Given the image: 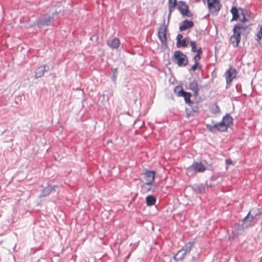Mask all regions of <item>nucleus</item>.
I'll return each instance as SVG.
<instances>
[{"mask_svg":"<svg viewBox=\"0 0 262 262\" xmlns=\"http://www.w3.org/2000/svg\"><path fill=\"white\" fill-rule=\"evenodd\" d=\"M199 63L194 62V64L191 67V69L189 70V72L190 70L195 71L197 69L198 66L199 65Z\"/></svg>","mask_w":262,"mask_h":262,"instance_id":"c9c22d12","label":"nucleus"},{"mask_svg":"<svg viewBox=\"0 0 262 262\" xmlns=\"http://www.w3.org/2000/svg\"><path fill=\"white\" fill-rule=\"evenodd\" d=\"M120 44V40L117 38H114L112 40H108L107 45L112 49H117Z\"/></svg>","mask_w":262,"mask_h":262,"instance_id":"a211bd4d","label":"nucleus"},{"mask_svg":"<svg viewBox=\"0 0 262 262\" xmlns=\"http://www.w3.org/2000/svg\"><path fill=\"white\" fill-rule=\"evenodd\" d=\"M225 74L226 75V88H228L233 79L236 77L237 72L234 68L231 67L226 71Z\"/></svg>","mask_w":262,"mask_h":262,"instance_id":"1a4fd4ad","label":"nucleus"},{"mask_svg":"<svg viewBox=\"0 0 262 262\" xmlns=\"http://www.w3.org/2000/svg\"><path fill=\"white\" fill-rule=\"evenodd\" d=\"M187 255L186 253H184V251L182 249L178 251L177 253L173 256V258L176 260H182Z\"/></svg>","mask_w":262,"mask_h":262,"instance_id":"393cba45","label":"nucleus"},{"mask_svg":"<svg viewBox=\"0 0 262 262\" xmlns=\"http://www.w3.org/2000/svg\"><path fill=\"white\" fill-rule=\"evenodd\" d=\"M189 42L188 37H185L184 39H182L180 41H178V42H177L176 46L177 48H185L186 47Z\"/></svg>","mask_w":262,"mask_h":262,"instance_id":"b1692460","label":"nucleus"},{"mask_svg":"<svg viewBox=\"0 0 262 262\" xmlns=\"http://www.w3.org/2000/svg\"><path fill=\"white\" fill-rule=\"evenodd\" d=\"M241 10V13L242 14V12H244L245 16L248 15L249 13H250L249 11H248L247 9H244L243 8H240Z\"/></svg>","mask_w":262,"mask_h":262,"instance_id":"e433bc0d","label":"nucleus"},{"mask_svg":"<svg viewBox=\"0 0 262 262\" xmlns=\"http://www.w3.org/2000/svg\"><path fill=\"white\" fill-rule=\"evenodd\" d=\"M247 28V25H244L241 23H237L234 26L233 28V33L231 36L230 40L234 48L238 46L241 39V35L245 33Z\"/></svg>","mask_w":262,"mask_h":262,"instance_id":"f257e3e1","label":"nucleus"},{"mask_svg":"<svg viewBox=\"0 0 262 262\" xmlns=\"http://www.w3.org/2000/svg\"><path fill=\"white\" fill-rule=\"evenodd\" d=\"M221 122H223V125L227 131L228 128L233 124V118L230 114H227L223 117Z\"/></svg>","mask_w":262,"mask_h":262,"instance_id":"ddd939ff","label":"nucleus"},{"mask_svg":"<svg viewBox=\"0 0 262 262\" xmlns=\"http://www.w3.org/2000/svg\"><path fill=\"white\" fill-rule=\"evenodd\" d=\"M188 89L190 90H191L193 92V96L194 97H196L198 95L200 89L199 88L196 80H193L191 82H190L189 84Z\"/></svg>","mask_w":262,"mask_h":262,"instance_id":"4468645a","label":"nucleus"},{"mask_svg":"<svg viewBox=\"0 0 262 262\" xmlns=\"http://www.w3.org/2000/svg\"><path fill=\"white\" fill-rule=\"evenodd\" d=\"M54 22L53 17L48 15L45 14L40 16L36 19L34 24L37 27L39 28L45 26H49Z\"/></svg>","mask_w":262,"mask_h":262,"instance_id":"39448f33","label":"nucleus"},{"mask_svg":"<svg viewBox=\"0 0 262 262\" xmlns=\"http://www.w3.org/2000/svg\"><path fill=\"white\" fill-rule=\"evenodd\" d=\"M207 6L212 13L218 12L222 7L219 0H207Z\"/></svg>","mask_w":262,"mask_h":262,"instance_id":"9d476101","label":"nucleus"},{"mask_svg":"<svg viewBox=\"0 0 262 262\" xmlns=\"http://www.w3.org/2000/svg\"><path fill=\"white\" fill-rule=\"evenodd\" d=\"M226 162L228 164H232V161L230 159H227L226 160Z\"/></svg>","mask_w":262,"mask_h":262,"instance_id":"a19ab883","label":"nucleus"},{"mask_svg":"<svg viewBox=\"0 0 262 262\" xmlns=\"http://www.w3.org/2000/svg\"><path fill=\"white\" fill-rule=\"evenodd\" d=\"M192 165L196 172H202L206 170V167L201 162H194Z\"/></svg>","mask_w":262,"mask_h":262,"instance_id":"6ab92c4d","label":"nucleus"},{"mask_svg":"<svg viewBox=\"0 0 262 262\" xmlns=\"http://www.w3.org/2000/svg\"><path fill=\"white\" fill-rule=\"evenodd\" d=\"M238 9L236 7L233 6L232 7L230 12L232 14V18L231 21L237 20L239 17Z\"/></svg>","mask_w":262,"mask_h":262,"instance_id":"412c9836","label":"nucleus"},{"mask_svg":"<svg viewBox=\"0 0 262 262\" xmlns=\"http://www.w3.org/2000/svg\"><path fill=\"white\" fill-rule=\"evenodd\" d=\"M190 46L191 47V51L192 52H195L196 51V42L195 41L192 40L190 41Z\"/></svg>","mask_w":262,"mask_h":262,"instance_id":"7c9ffc66","label":"nucleus"},{"mask_svg":"<svg viewBox=\"0 0 262 262\" xmlns=\"http://www.w3.org/2000/svg\"><path fill=\"white\" fill-rule=\"evenodd\" d=\"M191 188L194 193L200 194L205 192L206 186L203 183L195 184L191 186Z\"/></svg>","mask_w":262,"mask_h":262,"instance_id":"f8f14e48","label":"nucleus"},{"mask_svg":"<svg viewBox=\"0 0 262 262\" xmlns=\"http://www.w3.org/2000/svg\"><path fill=\"white\" fill-rule=\"evenodd\" d=\"M194 241L189 242L186 243L185 246L182 248L184 250V253H186L187 255L189 254L192 248L193 247Z\"/></svg>","mask_w":262,"mask_h":262,"instance_id":"4be33fe9","label":"nucleus"},{"mask_svg":"<svg viewBox=\"0 0 262 262\" xmlns=\"http://www.w3.org/2000/svg\"><path fill=\"white\" fill-rule=\"evenodd\" d=\"M172 59L174 62L180 67H185L188 63L187 55L180 50L174 52Z\"/></svg>","mask_w":262,"mask_h":262,"instance_id":"f03ea898","label":"nucleus"},{"mask_svg":"<svg viewBox=\"0 0 262 262\" xmlns=\"http://www.w3.org/2000/svg\"><path fill=\"white\" fill-rule=\"evenodd\" d=\"M246 229L247 228L245 227V225L242 222V221L241 222H239L237 223L234 224L232 227L233 237H236L239 235L242 234Z\"/></svg>","mask_w":262,"mask_h":262,"instance_id":"6e6552de","label":"nucleus"},{"mask_svg":"<svg viewBox=\"0 0 262 262\" xmlns=\"http://www.w3.org/2000/svg\"><path fill=\"white\" fill-rule=\"evenodd\" d=\"M155 171L146 170L143 174V183H147V184H152L155 178Z\"/></svg>","mask_w":262,"mask_h":262,"instance_id":"9b49d317","label":"nucleus"},{"mask_svg":"<svg viewBox=\"0 0 262 262\" xmlns=\"http://www.w3.org/2000/svg\"><path fill=\"white\" fill-rule=\"evenodd\" d=\"M186 173L189 176H193L195 175L196 171L192 165L187 168Z\"/></svg>","mask_w":262,"mask_h":262,"instance_id":"c85d7f7f","label":"nucleus"},{"mask_svg":"<svg viewBox=\"0 0 262 262\" xmlns=\"http://www.w3.org/2000/svg\"><path fill=\"white\" fill-rule=\"evenodd\" d=\"M201 59V56L199 55L196 54L194 55V56L193 57V60H194V62L199 63V60Z\"/></svg>","mask_w":262,"mask_h":262,"instance_id":"f704fd0d","label":"nucleus"},{"mask_svg":"<svg viewBox=\"0 0 262 262\" xmlns=\"http://www.w3.org/2000/svg\"><path fill=\"white\" fill-rule=\"evenodd\" d=\"M189 6L183 1L177 2V9L183 16L192 17L193 14L189 11Z\"/></svg>","mask_w":262,"mask_h":262,"instance_id":"0eeeda50","label":"nucleus"},{"mask_svg":"<svg viewBox=\"0 0 262 262\" xmlns=\"http://www.w3.org/2000/svg\"><path fill=\"white\" fill-rule=\"evenodd\" d=\"M213 127L214 130V133H216L217 131L218 132H226V129L223 125V122H219L217 123H214L213 125Z\"/></svg>","mask_w":262,"mask_h":262,"instance_id":"5701e85b","label":"nucleus"},{"mask_svg":"<svg viewBox=\"0 0 262 262\" xmlns=\"http://www.w3.org/2000/svg\"><path fill=\"white\" fill-rule=\"evenodd\" d=\"M47 66H41L38 67L35 71V78H38L41 77L45 74V72L49 71V68L47 69Z\"/></svg>","mask_w":262,"mask_h":262,"instance_id":"dca6fc26","label":"nucleus"},{"mask_svg":"<svg viewBox=\"0 0 262 262\" xmlns=\"http://www.w3.org/2000/svg\"><path fill=\"white\" fill-rule=\"evenodd\" d=\"M195 52H196L197 55H199L201 56V55L203 53V50L201 48H200L198 49H196Z\"/></svg>","mask_w":262,"mask_h":262,"instance_id":"58836bf2","label":"nucleus"},{"mask_svg":"<svg viewBox=\"0 0 262 262\" xmlns=\"http://www.w3.org/2000/svg\"><path fill=\"white\" fill-rule=\"evenodd\" d=\"M155 189V186L152 184H147V183H143L141 186V191L143 193H146L149 191H154Z\"/></svg>","mask_w":262,"mask_h":262,"instance_id":"aec40b11","label":"nucleus"},{"mask_svg":"<svg viewBox=\"0 0 262 262\" xmlns=\"http://www.w3.org/2000/svg\"><path fill=\"white\" fill-rule=\"evenodd\" d=\"M111 70L113 72V75L111 76V79L115 82L118 74V69L117 68H111Z\"/></svg>","mask_w":262,"mask_h":262,"instance_id":"c756f323","label":"nucleus"},{"mask_svg":"<svg viewBox=\"0 0 262 262\" xmlns=\"http://www.w3.org/2000/svg\"><path fill=\"white\" fill-rule=\"evenodd\" d=\"M242 15L243 16V18L240 19V23L242 24H243L244 25H245L244 24L248 22L249 21L248 18L246 17V16H245L244 12L242 13Z\"/></svg>","mask_w":262,"mask_h":262,"instance_id":"473e14b6","label":"nucleus"},{"mask_svg":"<svg viewBox=\"0 0 262 262\" xmlns=\"http://www.w3.org/2000/svg\"><path fill=\"white\" fill-rule=\"evenodd\" d=\"M168 11L170 14H171L172 12L175 10L177 8V3L175 2H168Z\"/></svg>","mask_w":262,"mask_h":262,"instance_id":"cd10ccee","label":"nucleus"},{"mask_svg":"<svg viewBox=\"0 0 262 262\" xmlns=\"http://www.w3.org/2000/svg\"><path fill=\"white\" fill-rule=\"evenodd\" d=\"M174 92L178 97H183L186 103L188 105L194 104V102L190 100L192 94L190 92L185 91L181 86H177L174 89Z\"/></svg>","mask_w":262,"mask_h":262,"instance_id":"423d86ee","label":"nucleus"},{"mask_svg":"<svg viewBox=\"0 0 262 262\" xmlns=\"http://www.w3.org/2000/svg\"><path fill=\"white\" fill-rule=\"evenodd\" d=\"M191 107L192 112H190L189 113H187L188 116H194V114L193 113H199V108L197 104H196L195 102H194V104L191 105H189Z\"/></svg>","mask_w":262,"mask_h":262,"instance_id":"bb28decb","label":"nucleus"},{"mask_svg":"<svg viewBox=\"0 0 262 262\" xmlns=\"http://www.w3.org/2000/svg\"><path fill=\"white\" fill-rule=\"evenodd\" d=\"M195 257L194 256H193L192 257V259H191V260L190 261V262H193L194 261V259Z\"/></svg>","mask_w":262,"mask_h":262,"instance_id":"37998d69","label":"nucleus"},{"mask_svg":"<svg viewBox=\"0 0 262 262\" xmlns=\"http://www.w3.org/2000/svg\"><path fill=\"white\" fill-rule=\"evenodd\" d=\"M193 26L194 23L192 21L185 19L182 21V24L180 25L179 30L180 31H184L188 29L192 28Z\"/></svg>","mask_w":262,"mask_h":262,"instance_id":"2eb2a0df","label":"nucleus"},{"mask_svg":"<svg viewBox=\"0 0 262 262\" xmlns=\"http://www.w3.org/2000/svg\"><path fill=\"white\" fill-rule=\"evenodd\" d=\"M206 126L207 129L208 130H209L210 132L215 133L214 129H213V125H211V124H207L206 125Z\"/></svg>","mask_w":262,"mask_h":262,"instance_id":"72a5a7b5","label":"nucleus"},{"mask_svg":"<svg viewBox=\"0 0 262 262\" xmlns=\"http://www.w3.org/2000/svg\"><path fill=\"white\" fill-rule=\"evenodd\" d=\"M220 112V109L219 106L216 104H214V106L212 108L211 113L213 114H216Z\"/></svg>","mask_w":262,"mask_h":262,"instance_id":"2f4dec72","label":"nucleus"},{"mask_svg":"<svg viewBox=\"0 0 262 262\" xmlns=\"http://www.w3.org/2000/svg\"><path fill=\"white\" fill-rule=\"evenodd\" d=\"M183 35L181 34H179L177 35L176 39H177V42H178V41H180L182 39H183Z\"/></svg>","mask_w":262,"mask_h":262,"instance_id":"4c0bfd02","label":"nucleus"},{"mask_svg":"<svg viewBox=\"0 0 262 262\" xmlns=\"http://www.w3.org/2000/svg\"><path fill=\"white\" fill-rule=\"evenodd\" d=\"M171 14L168 13L167 25H165V19H163L164 24L158 29V36L162 45L167 46L166 31L167 26L169 24Z\"/></svg>","mask_w":262,"mask_h":262,"instance_id":"7ed1b4c3","label":"nucleus"},{"mask_svg":"<svg viewBox=\"0 0 262 262\" xmlns=\"http://www.w3.org/2000/svg\"><path fill=\"white\" fill-rule=\"evenodd\" d=\"M204 184L206 186V188L211 187L213 186V185L212 184H211V183L209 184L207 181Z\"/></svg>","mask_w":262,"mask_h":262,"instance_id":"ea45409f","label":"nucleus"},{"mask_svg":"<svg viewBox=\"0 0 262 262\" xmlns=\"http://www.w3.org/2000/svg\"><path fill=\"white\" fill-rule=\"evenodd\" d=\"M56 185H48L42 191L41 196L45 197L50 194L52 191H55Z\"/></svg>","mask_w":262,"mask_h":262,"instance_id":"f3484780","label":"nucleus"},{"mask_svg":"<svg viewBox=\"0 0 262 262\" xmlns=\"http://www.w3.org/2000/svg\"><path fill=\"white\" fill-rule=\"evenodd\" d=\"M156 202V198L152 195H149L146 197V203L147 206H150L155 204Z\"/></svg>","mask_w":262,"mask_h":262,"instance_id":"a878e982","label":"nucleus"},{"mask_svg":"<svg viewBox=\"0 0 262 262\" xmlns=\"http://www.w3.org/2000/svg\"><path fill=\"white\" fill-rule=\"evenodd\" d=\"M256 210L255 209L251 210L242 221L246 228L252 226L254 224V220L258 215L261 214V212L258 211L256 212Z\"/></svg>","mask_w":262,"mask_h":262,"instance_id":"20e7f679","label":"nucleus"},{"mask_svg":"<svg viewBox=\"0 0 262 262\" xmlns=\"http://www.w3.org/2000/svg\"><path fill=\"white\" fill-rule=\"evenodd\" d=\"M169 2H175L176 3H177V0H168Z\"/></svg>","mask_w":262,"mask_h":262,"instance_id":"79ce46f5","label":"nucleus"}]
</instances>
